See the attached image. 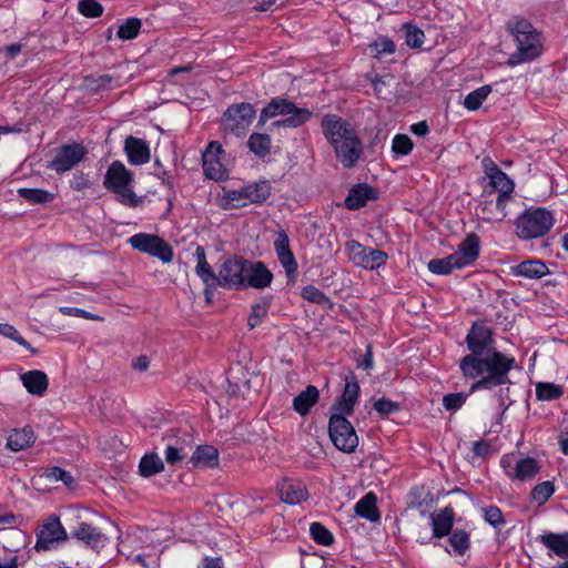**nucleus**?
<instances>
[{
    "label": "nucleus",
    "mask_w": 568,
    "mask_h": 568,
    "mask_svg": "<svg viewBox=\"0 0 568 568\" xmlns=\"http://www.w3.org/2000/svg\"><path fill=\"white\" fill-rule=\"evenodd\" d=\"M281 499L290 505H297L308 498L306 486L295 479H285L278 486Z\"/></svg>",
    "instance_id": "f3484780"
},
{
    "label": "nucleus",
    "mask_w": 568,
    "mask_h": 568,
    "mask_svg": "<svg viewBox=\"0 0 568 568\" xmlns=\"http://www.w3.org/2000/svg\"><path fill=\"white\" fill-rule=\"evenodd\" d=\"M248 151L262 161H270L272 150L270 144H247Z\"/></svg>",
    "instance_id": "e2e57ef3"
},
{
    "label": "nucleus",
    "mask_w": 568,
    "mask_h": 568,
    "mask_svg": "<svg viewBox=\"0 0 568 568\" xmlns=\"http://www.w3.org/2000/svg\"><path fill=\"white\" fill-rule=\"evenodd\" d=\"M87 152L83 144H62L48 168L59 174L64 173L79 164L84 159Z\"/></svg>",
    "instance_id": "4468645a"
},
{
    "label": "nucleus",
    "mask_w": 568,
    "mask_h": 568,
    "mask_svg": "<svg viewBox=\"0 0 568 568\" xmlns=\"http://www.w3.org/2000/svg\"><path fill=\"white\" fill-rule=\"evenodd\" d=\"M507 30L516 42V51L509 55L508 65L515 67L530 62L541 54V34L528 20L514 17L508 20Z\"/></svg>",
    "instance_id": "7ed1b4c3"
},
{
    "label": "nucleus",
    "mask_w": 568,
    "mask_h": 568,
    "mask_svg": "<svg viewBox=\"0 0 568 568\" xmlns=\"http://www.w3.org/2000/svg\"><path fill=\"white\" fill-rule=\"evenodd\" d=\"M542 545L560 558L568 557V532H547L539 537Z\"/></svg>",
    "instance_id": "cd10ccee"
},
{
    "label": "nucleus",
    "mask_w": 568,
    "mask_h": 568,
    "mask_svg": "<svg viewBox=\"0 0 568 568\" xmlns=\"http://www.w3.org/2000/svg\"><path fill=\"white\" fill-rule=\"evenodd\" d=\"M255 116L256 111L251 103H234L224 112L222 123L225 131L231 132L236 139H240L246 134Z\"/></svg>",
    "instance_id": "423d86ee"
},
{
    "label": "nucleus",
    "mask_w": 568,
    "mask_h": 568,
    "mask_svg": "<svg viewBox=\"0 0 568 568\" xmlns=\"http://www.w3.org/2000/svg\"><path fill=\"white\" fill-rule=\"evenodd\" d=\"M72 537L83 541L92 548H99L104 545L105 537L101 531L90 524L81 523L77 529L72 531Z\"/></svg>",
    "instance_id": "a878e982"
},
{
    "label": "nucleus",
    "mask_w": 568,
    "mask_h": 568,
    "mask_svg": "<svg viewBox=\"0 0 568 568\" xmlns=\"http://www.w3.org/2000/svg\"><path fill=\"white\" fill-rule=\"evenodd\" d=\"M491 92L490 85H483L470 93H468L464 100V105L467 110L475 111L479 109L483 102Z\"/></svg>",
    "instance_id": "58836bf2"
},
{
    "label": "nucleus",
    "mask_w": 568,
    "mask_h": 568,
    "mask_svg": "<svg viewBox=\"0 0 568 568\" xmlns=\"http://www.w3.org/2000/svg\"><path fill=\"white\" fill-rule=\"evenodd\" d=\"M196 267L195 272L197 276L205 283L216 282V275L210 264L206 262L205 250L202 246H197L195 250Z\"/></svg>",
    "instance_id": "473e14b6"
},
{
    "label": "nucleus",
    "mask_w": 568,
    "mask_h": 568,
    "mask_svg": "<svg viewBox=\"0 0 568 568\" xmlns=\"http://www.w3.org/2000/svg\"><path fill=\"white\" fill-rule=\"evenodd\" d=\"M562 387L554 383H538L536 396L539 400H554L562 395Z\"/></svg>",
    "instance_id": "ea45409f"
},
{
    "label": "nucleus",
    "mask_w": 568,
    "mask_h": 568,
    "mask_svg": "<svg viewBox=\"0 0 568 568\" xmlns=\"http://www.w3.org/2000/svg\"><path fill=\"white\" fill-rule=\"evenodd\" d=\"M164 469L162 459L156 454H146L139 464L141 476L151 477Z\"/></svg>",
    "instance_id": "c9c22d12"
},
{
    "label": "nucleus",
    "mask_w": 568,
    "mask_h": 568,
    "mask_svg": "<svg viewBox=\"0 0 568 568\" xmlns=\"http://www.w3.org/2000/svg\"><path fill=\"white\" fill-rule=\"evenodd\" d=\"M359 394V385L354 377L351 379L346 378L345 387L342 396L334 405L336 414L349 415L353 413L354 405L357 402Z\"/></svg>",
    "instance_id": "a211bd4d"
},
{
    "label": "nucleus",
    "mask_w": 568,
    "mask_h": 568,
    "mask_svg": "<svg viewBox=\"0 0 568 568\" xmlns=\"http://www.w3.org/2000/svg\"><path fill=\"white\" fill-rule=\"evenodd\" d=\"M539 471L538 463L534 458H524L516 463L514 474L508 473L509 477L527 480L532 478Z\"/></svg>",
    "instance_id": "72a5a7b5"
},
{
    "label": "nucleus",
    "mask_w": 568,
    "mask_h": 568,
    "mask_svg": "<svg viewBox=\"0 0 568 568\" xmlns=\"http://www.w3.org/2000/svg\"><path fill=\"white\" fill-rule=\"evenodd\" d=\"M555 487L551 481H542L531 490V498L538 504H545L554 494Z\"/></svg>",
    "instance_id": "09e8293b"
},
{
    "label": "nucleus",
    "mask_w": 568,
    "mask_h": 568,
    "mask_svg": "<svg viewBox=\"0 0 568 568\" xmlns=\"http://www.w3.org/2000/svg\"><path fill=\"white\" fill-rule=\"evenodd\" d=\"M481 165L488 179L501 171L490 158H484Z\"/></svg>",
    "instance_id": "0e129e2a"
},
{
    "label": "nucleus",
    "mask_w": 568,
    "mask_h": 568,
    "mask_svg": "<svg viewBox=\"0 0 568 568\" xmlns=\"http://www.w3.org/2000/svg\"><path fill=\"white\" fill-rule=\"evenodd\" d=\"M312 115L311 110L301 108L286 98H272L261 110L256 123V128L265 132L252 133L247 142H270L268 133L283 135V131L297 129L307 123Z\"/></svg>",
    "instance_id": "f03ea898"
},
{
    "label": "nucleus",
    "mask_w": 568,
    "mask_h": 568,
    "mask_svg": "<svg viewBox=\"0 0 568 568\" xmlns=\"http://www.w3.org/2000/svg\"><path fill=\"white\" fill-rule=\"evenodd\" d=\"M274 248L288 280L294 281L297 274V262L290 247V239L284 231L277 233V237L274 241Z\"/></svg>",
    "instance_id": "2eb2a0df"
},
{
    "label": "nucleus",
    "mask_w": 568,
    "mask_h": 568,
    "mask_svg": "<svg viewBox=\"0 0 568 568\" xmlns=\"http://www.w3.org/2000/svg\"><path fill=\"white\" fill-rule=\"evenodd\" d=\"M320 392L316 386L308 385L293 399V409L301 416H306L311 408L318 402Z\"/></svg>",
    "instance_id": "bb28decb"
},
{
    "label": "nucleus",
    "mask_w": 568,
    "mask_h": 568,
    "mask_svg": "<svg viewBox=\"0 0 568 568\" xmlns=\"http://www.w3.org/2000/svg\"><path fill=\"white\" fill-rule=\"evenodd\" d=\"M133 175L126 170L124 164L120 161H114L106 170L103 185L110 192L115 193L122 204L136 207L142 201L133 192L131 187Z\"/></svg>",
    "instance_id": "20e7f679"
},
{
    "label": "nucleus",
    "mask_w": 568,
    "mask_h": 568,
    "mask_svg": "<svg viewBox=\"0 0 568 568\" xmlns=\"http://www.w3.org/2000/svg\"><path fill=\"white\" fill-rule=\"evenodd\" d=\"M302 297L311 303L323 305L328 302V297L314 285H307L302 290Z\"/></svg>",
    "instance_id": "6e6d98bb"
},
{
    "label": "nucleus",
    "mask_w": 568,
    "mask_h": 568,
    "mask_svg": "<svg viewBox=\"0 0 568 568\" xmlns=\"http://www.w3.org/2000/svg\"><path fill=\"white\" fill-rule=\"evenodd\" d=\"M268 307H270V304H268V302H265V301L252 306V310H251V313H250V316L247 320V325L250 326V328L253 329L262 324L263 320L266 317V315L268 313Z\"/></svg>",
    "instance_id": "49530a36"
},
{
    "label": "nucleus",
    "mask_w": 568,
    "mask_h": 568,
    "mask_svg": "<svg viewBox=\"0 0 568 568\" xmlns=\"http://www.w3.org/2000/svg\"><path fill=\"white\" fill-rule=\"evenodd\" d=\"M68 539V534L55 516H50L37 532V542L34 548L38 551H48L57 547L58 544Z\"/></svg>",
    "instance_id": "ddd939ff"
},
{
    "label": "nucleus",
    "mask_w": 568,
    "mask_h": 568,
    "mask_svg": "<svg viewBox=\"0 0 568 568\" xmlns=\"http://www.w3.org/2000/svg\"><path fill=\"white\" fill-rule=\"evenodd\" d=\"M511 194L498 193L495 202V211L488 209L487 205L480 207L481 219L494 222L501 221L506 216V204L510 201Z\"/></svg>",
    "instance_id": "2f4dec72"
},
{
    "label": "nucleus",
    "mask_w": 568,
    "mask_h": 568,
    "mask_svg": "<svg viewBox=\"0 0 568 568\" xmlns=\"http://www.w3.org/2000/svg\"><path fill=\"white\" fill-rule=\"evenodd\" d=\"M361 144H335V153L341 163L351 168L358 160L362 150Z\"/></svg>",
    "instance_id": "f704fd0d"
},
{
    "label": "nucleus",
    "mask_w": 568,
    "mask_h": 568,
    "mask_svg": "<svg viewBox=\"0 0 568 568\" xmlns=\"http://www.w3.org/2000/svg\"><path fill=\"white\" fill-rule=\"evenodd\" d=\"M90 183L87 176L83 173H77L71 181V187L77 191H82L89 187Z\"/></svg>",
    "instance_id": "338daca9"
},
{
    "label": "nucleus",
    "mask_w": 568,
    "mask_h": 568,
    "mask_svg": "<svg viewBox=\"0 0 568 568\" xmlns=\"http://www.w3.org/2000/svg\"><path fill=\"white\" fill-rule=\"evenodd\" d=\"M20 378L23 386L32 395L42 396L48 389V376L42 371H29L23 373Z\"/></svg>",
    "instance_id": "5701e85b"
},
{
    "label": "nucleus",
    "mask_w": 568,
    "mask_h": 568,
    "mask_svg": "<svg viewBox=\"0 0 568 568\" xmlns=\"http://www.w3.org/2000/svg\"><path fill=\"white\" fill-rule=\"evenodd\" d=\"M405 29L406 44L410 48H419L425 40V34L423 30L412 24H405Z\"/></svg>",
    "instance_id": "5fc2aeb1"
},
{
    "label": "nucleus",
    "mask_w": 568,
    "mask_h": 568,
    "mask_svg": "<svg viewBox=\"0 0 568 568\" xmlns=\"http://www.w3.org/2000/svg\"><path fill=\"white\" fill-rule=\"evenodd\" d=\"M116 77L112 74H102L97 78L90 77L85 79V84L92 91H101L112 88V83Z\"/></svg>",
    "instance_id": "603ef678"
},
{
    "label": "nucleus",
    "mask_w": 568,
    "mask_h": 568,
    "mask_svg": "<svg viewBox=\"0 0 568 568\" xmlns=\"http://www.w3.org/2000/svg\"><path fill=\"white\" fill-rule=\"evenodd\" d=\"M59 311L63 314V315H67V316H75V317H83V318H87V320H94V321H100L101 317L98 316V315H93L82 308H78V307H68V306H62L59 308Z\"/></svg>",
    "instance_id": "052dcab7"
},
{
    "label": "nucleus",
    "mask_w": 568,
    "mask_h": 568,
    "mask_svg": "<svg viewBox=\"0 0 568 568\" xmlns=\"http://www.w3.org/2000/svg\"><path fill=\"white\" fill-rule=\"evenodd\" d=\"M374 409L382 416H388L399 410V405L387 398H379L374 403Z\"/></svg>",
    "instance_id": "4d7b16f0"
},
{
    "label": "nucleus",
    "mask_w": 568,
    "mask_h": 568,
    "mask_svg": "<svg viewBox=\"0 0 568 568\" xmlns=\"http://www.w3.org/2000/svg\"><path fill=\"white\" fill-rule=\"evenodd\" d=\"M42 477L53 483L62 481L68 487H71L74 484L72 475L60 467H52L47 469L42 474Z\"/></svg>",
    "instance_id": "de8ad7c7"
},
{
    "label": "nucleus",
    "mask_w": 568,
    "mask_h": 568,
    "mask_svg": "<svg viewBox=\"0 0 568 568\" xmlns=\"http://www.w3.org/2000/svg\"><path fill=\"white\" fill-rule=\"evenodd\" d=\"M273 274L262 262H245L244 287L265 288L271 285Z\"/></svg>",
    "instance_id": "dca6fc26"
},
{
    "label": "nucleus",
    "mask_w": 568,
    "mask_h": 568,
    "mask_svg": "<svg viewBox=\"0 0 568 568\" xmlns=\"http://www.w3.org/2000/svg\"><path fill=\"white\" fill-rule=\"evenodd\" d=\"M243 186L250 204H262L271 195L272 187L271 183L267 180L251 182Z\"/></svg>",
    "instance_id": "c756f323"
},
{
    "label": "nucleus",
    "mask_w": 568,
    "mask_h": 568,
    "mask_svg": "<svg viewBox=\"0 0 568 568\" xmlns=\"http://www.w3.org/2000/svg\"><path fill=\"white\" fill-rule=\"evenodd\" d=\"M548 273L547 265L539 260H527L510 267L511 275L530 280H539Z\"/></svg>",
    "instance_id": "412c9836"
},
{
    "label": "nucleus",
    "mask_w": 568,
    "mask_h": 568,
    "mask_svg": "<svg viewBox=\"0 0 568 568\" xmlns=\"http://www.w3.org/2000/svg\"><path fill=\"white\" fill-rule=\"evenodd\" d=\"M372 47L378 58H381L383 54H392L395 52L394 42L386 37H379L373 42Z\"/></svg>",
    "instance_id": "13d9d810"
},
{
    "label": "nucleus",
    "mask_w": 568,
    "mask_h": 568,
    "mask_svg": "<svg viewBox=\"0 0 568 568\" xmlns=\"http://www.w3.org/2000/svg\"><path fill=\"white\" fill-rule=\"evenodd\" d=\"M128 242L134 250L158 257L163 263H170L173 260L172 247L158 235L138 233L131 236Z\"/></svg>",
    "instance_id": "9d476101"
},
{
    "label": "nucleus",
    "mask_w": 568,
    "mask_h": 568,
    "mask_svg": "<svg viewBox=\"0 0 568 568\" xmlns=\"http://www.w3.org/2000/svg\"><path fill=\"white\" fill-rule=\"evenodd\" d=\"M164 456L169 464H176L187 456V452L182 446H168Z\"/></svg>",
    "instance_id": "bf43d9fd"
},
{
    "label": "nucleus",
    "mask_w": 568,
    "mask_h": 568,
    "mask_svg": "<svg viewBox=\"0 0 568 568\" xmlns=\"http://www.w3.org/2000/svg\"><path fill=\"white\" fill-rule=\"evenodd\" d=\"M463 266L474 263L479 255V239L476 234H468L454 253Z\"/></svg>",
    "instance_id": "393cba45"
},
{
    "label": "nucleus",
    "mask_w": 568,
    "mask_h": 568,
    "mask_svg": "<svg viewBox=\"0 0 568 568\" xmlns=\"http://www.w3.org/2000/svg\"><path fill=\"white\" fill-rule=\"evenodd\" d=\"M18 194L31 204H44L53 201L54 194L42 189L21 187Z\"/></svg>",
    "instance_id": "e433bc0d"
},
{
    "label": "nucleus",
    "mask_w": 568,
    "mask_h": 568,
    "mask_svg": "<svg viewBox=\"0 0 568 568\" xmlns=\"http://www.w3.org/2000/svg\"><path fill=\"white\" fill-rule=\"evenodd\" d=\"M187 464L194 468H214L219 465V452L214 446L200 445L193 452Z\"/></svg>",
    "instance_id": "aec40b11"
},
{
    "label": "nucleus",
    "mask_w": 568,
    "mask_h": 568,
    "mask_svg": "<svg viewBox=\"0 0 568 568\" xmlns=\"http://www.w3.org/2000/svg\"><path fill=\"white\" fill-rule=\"evenodd\" d=\"M244 186L236 190H227L224 192L223 200L225 201L226 207L237 209L250 204L245 195Z\"/></svg>",
    "instance_id": "79ce46f5"
},
{
    "label": "nucleus",
    "mask_w": 568,
    "mask_h": 568,
    "mask_svg": "<svg viewBox=\"0 0 568 568\" xmlns=\"http://www.w3.org/2000/svg\"><path fill=\"white\" fill-rule=\"evenodd\" d=\"M36 442L33 429L30 426H26L20 429H13L7 439V448L11 452H20Z\"/></svg>",
    "instance_id": "b1692460"
},
{
    "label": "nucleus",
    "mask_w": 568,
    "mask_h": 568,
    "mask_svg": "<svg viewBox=\"0 0 568 568\" xmlns=\"http://www.w3.org/2000/svg\"><path fill=\"white\" fill-rule=\"evenodd\" d=\"M141 27L142 23L140 19L129 18L119 27L116 36L121 40H132L139 36Z\"/></svg>",
    "instance_id": "a19ab883"
},
{
    "label": "nucleus",
    "mask_w": 568,
    "mask_h": 568,
    "mask_svg": "<svg viewBox=\"0 0 568 568\" xmlns=\"http://www.w3.org/2000/svg\"><path fill=\"white\" fill-rule=\"evenodd\" d=\"M322 131L328 142H359L354 123L336 114H325Z\"/></svg>",
    "instance_id": "1a4fd4ad"
},
{
    "label": "nucleus",
    "mask_w": 568,
    "mask_h": 568,
    "mask_svg": "<svg viewBox=\"0 0 568 568\" xmlns=\"http://www.w3.org/2000/svg\"><path fill=\"white\" fill-rule=\"evenodd\" d=\"M204 174L214 181L227 178L230 160L222 149V144H207L202 153Z\"/></svg>",
    "instance_id": "f8f14e48"
},
{
    "label": "nucleus",
    "mask_w": 568,
    "mask_h": 568,
    "mask_svg": "<svg viewBox=\"0 0 568 568\" xmlns=\"http://www.w3.org/2000/svg\"><path fill=\"white\" fill-rule=\"evenodd\" d=\"M552 224L551 212L542 207H530L516 219V235L525 241L541 237L550 231Z\"/></svg>",
    "instance_id": "39448f33"
},
{
    "label": "nucleus",
    "mask_w": 568,
    "mask_h": 568,
    "mask_svg": "<svg viewBox=\"0 0 568 568\" xmlns=\"http://www.w3.org/2000/svg\"><path fill=\"white\" fill-rule=\"evenodd\" d=\"M449 544L456 554L464 555L470 546L469 535L460 529L454 530L449 537Z\"/></svg>",
    "instance_id": "a18cd8bd"
},
{
    "label": "nucleus",
    "mask_w": 568,
    "mask_h": 568,
    "mask_svg": "<svg viewBox=\"0 0 568 568\" xmlns=\"http://www.w3.org/2000/svg\"><path fill=\"white\" fill-rule=\"evenodd\" d=\"M485 519L494 527H498L503 524V514L496 506H489L484 509Z\"/></svg>",
    "instance_id": "680f3d73"
},
{
    "label": "nucleus",
    "mask_w": 568,
    "mask_h": 568,
    "mask_svg": "<svg viewBox=\"0 0 568 568\" xmlns=\"http://www.w3.org/2000/svg\"><path fill=\"white\" fill-rule=\"evenodd\" d=\"M463 267V263L459 262L454 253L445 258H435L428 263V270L432 273L438 275H447L454 270H459Z\"/></svg>",
    "instance_id": "7c9ffc66"
},
{
    "label": "nucleus",
    "mask_w": 568,
    "mask_h": 568,
    "mask_svg": "<svg viewBox=\"0 0 568 568\" xmlns=\"http://www.w3.org/2000/svg\"><path fill=\"white\" fill-rule=\"evenodd\" d=\"M466 344L470 353L460 359L459 368L466 378L481 376L470 386V393L509 383L508 374L515 358L497 351L493 331L488 326L474 323L466 336Z\"/></svg>",
    "instance_id": "f257e3e1"
},
{
    "label": "nucleus",
    "mask_w": 568,
    "mask_h": 568,
    "mask_svg": "<svg viewBox=\"0 0 568 568\" xmlns=\"http://www.w3.org/2000/svg\"><path fill=\"white\" fill-rule=\"evenodd\" d=\"M245 262V258L237 256L225 258L219 267L216 284L227 290L243 288Z\"/></svg>",
    "instance_id": "9b49d317"
},
{
    "label": "nucleus",
    "mask_w": 568,
    "mask_h": 568,
    "mask_svg": "<svg viewBox=\"0 0 568 568\" xmlns=\"http://www.w3.org/2000/svg\"><path fill=\"white\" fill-rule=\"evenodd\" d=\"M0 335L8 337L14 342H17L19 345L23 346L31 353H37V351L28 343L20 333L13 327L12 325L8 323H0Z\"/></svg>",
    "instance_id": "8fccbe9b"
},
{
    "label": "nucleus",
    "mask_w": 568,
    "mask_h": 568,
    "mask_svg": "<svg viewBox=\"0 0 568 568\" xmlns=\"http://www.w3.org/2000/svg\"><path fill=\"white\" fill-rule=\"evenodd\" d=\"M470 394H471L470 392L468 394H466V393L446 394L443 397V406L445 407L446 410H450V412L458 410L459 408L463 407L468 395H470Z\"/></svg>",
    "instance_id": "864d4df0"
},
{
    "label": "nucleus",
    "mask_w": 568,
    "mask_h": 568,
    "mask_svg": "<svg viewBox=\"0 0 568 568\" xmlns=\"http://www.w3.org/2000/svg\"><path fill=\"white\" fill-rule=\"evenodd\" d=\"M489 185L498 193L511 194L514 191V182L503 171L489 178Z\"/></svg>",
    "instance_id": "c03bdc74"
},
{
    "label": "nucleus",
    "mask_w": 568,
    "mask_h": 568,
    "mask_svg": "<svg viewBox=\"0 0 568 568\" xmlns=\"http://www.w3.org/2000/svg\"><path fill=\"white\" fill-rule=\"evenodd\" d=\"M310 532L315 542L322 546H329L334 541L332 532L321 523H312Z\"/></svg>",
    "instance_id": "37998d69"
},
{
    "label": "nucleus",
    "mask_w": 568,
    "mask_h": 568,
    "mask_svg": "<svg viewBox=\"0 0 568 568\" xmlns=\"http://www.w3.org/2000/svg\"><path fill=\"white\" fill-rule=\"evenodd\" d=\"M454 516L452 507H445L439 513L432 514L433 535L437 538L449 535L454 525Z\"/></svg>",
    "instance_id": "4be33fe9"
},
{
    "label": "nucleus",
    "mask_w": 568,
    "mask_h": 568,
    "mask_svg": "<svg viewBox=\"0 0 568 568\" xmlns=\"http://www.w3.org/2000/svg\"><path fill=\"white\" fill-rule=\"evenodd\" d=\"M414 144H392V152L394 158L407 155L412 152Z\"/></svg>",
    "instance_id": "774afa93"
},
{
    "label": "nucleus",
    "mask_w": 568,
    "mask_h": 568,
    "mask_svg": "<svg viewBox=\"0 0 568 568\" xmlns=\"http://www.w3.org/2000/svg\"><path fill=\"white\" fill-rule=\"evenodd\" d=\"M125 153L129 162L134 165H140L149 162L150 151L146 144H124Z\"/></svg>",
    "instance_id": "4c0bfd02"
},
{
    "label": "nucleus",
    "mask_w": 568,
    "mask_h": 568,
    "mask_svg": "<svg viewBox=\"0 0 568 568\" xmlns=\"http://www.w3.org/2000/svg\"><path fill=\"white\" fill-rule=\"evenodd\" d=\"M376 191L366 183L353 186L345 199V206L348 210H358L366 205L371 200H375Z\"/></svg>",
    "instance_id": "6ab92c4d"
},
{
    "label": "nucleus",
    "mask_w": 568,
    "mask_h": 568,
    "mask_svg": "<svg viewBox=\"0 0 568 568\" xmlns=\"http://www.w3.org/2000/svg\"><path fill=\"white\" fill-rule=\"evenodd\" d=\"M473 452L476 456L487 457L491 452V446L488 442L479 440L474 444Z\"/></svg>",
    "instance_id": "69168bd1"
},
{
    "label": "nucleus",
    "mask_w": 568,
    "mask_h": 568,
    "mask_svg": "<svg viewBox=\"0 0 568 568\" xmlns=\"http://www.w3.org/2000/svg\"><path fill=\"white\" fill-rule=\"evenodd\" d=\"M328 433L334 446L344 453H352L358 445V437L344 415L334 414L329 418Z\"/></svg>",
    "instance_id": "6e6552de"
},
{
    "label": "nucleus",
    "mask_w": 568,
    "mask_h": 568,
    "mask_svg": "<svg viewBox=\"0 0 568 568\" xmlns=\"http://www.w3.org/2000/svg\"><path fill=\"white\" fill-rule=\"evenodd\" d=\"M345 253L348 261L355 266L371 271L385 265L388 260V255L384 251L364 246L355 240L345 243Z\"/></svg>",
    "instance_id": "0eeeda50"
},
{
    "label": "nucleus",
    "mask_w": 568,
    "mask_h": 568,
    "mask_svg": "<svg viewBox=\"0 0 568 568\" xmlns=\"http://www.w3.org/2000/svg\"><path fill=\"white\" fill-rule=\"evenodd\" d=\"M78 10L87 18H98L103 13V6L97 0H80Z\"/></svg>",
    "instance_id": "3c124183"
},
{
    "label": "nucleus",
    "mask_w": 568,
    "mask_h": 568,
    "mask_svg": "<svg viewBox=\"0 0 568 568\" xmlns=\"http://www.w3.org/2000/svg\"><path fill=\"white\" fill-rule=\"evenodd\" d=\"M377 498L374 493H367L355 505V513L372 523L378 521L381 514L376 506Z\"/></svg>",
    "instance_id": "c85d7f7f"
}]
</instances>
